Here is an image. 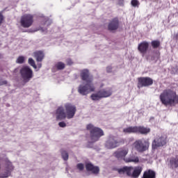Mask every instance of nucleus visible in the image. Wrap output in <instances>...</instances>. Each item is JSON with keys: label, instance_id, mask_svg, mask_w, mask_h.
Here are the masks:
<instances>
[{"label": "nucleus", "instance_id": "nucleus-39", "mask_svg": "<svg viewBox=\"0 0 178 178\" xmlns=\"http://www.w3.org/2000/svg\"><path fill=\"white\" fill-rule=\"evenodd\" d=\"M38 30H41V31L44 32V31H46L47 29H45V28H40Z\"/></svg>", "mask_w": 178, "mask_h": 178}, {"label": "nucleus", "instance_id": "nucleus-26", "mask_svg": "<svg viewBox=\"0 0 178 178\" xmlns=\"http://www.w3.org/2000/svg\"><path fill=\"white\" fill-rule=\"evenodd\" d=\"M24 60H26V57L20 56L17 58L16 63H19V65H22V63H24Z\"/></svg>", "mask_w": 178, "mask_h": 178}, {"label": "nucleus", "instance_id": "nucleus-9", "mask_svg": "<svg viewBox=\"0 0 178 178\" xmlns=\"http://www.w3.org/2000/svg\"><path fill=\"white\" fill-rule=\"evenodd\" d=\"M64 111H65V115H67V119H73L76 112H77V108L74 104L72 103H67L64 105Z\"/></svg>", "mask_w": 178, "mask_h": 178}, {"label": "nucleus", "instance_id": "nucleus-1", "mask_svg": "<svg viewBox=\"0 0 178 178\" xmlns=\"http://www.w3.org/2000/svg\"><path fill=\"white\" fill-rule=\"evenodd\" d=\"M159 99L165 106H175L178 104L177 93L173 89H165L159 95Z\"/></svg>", "mask_w": 178, "mask_h": 178}, {"label": "nucleus", "instance_id": "nucleus-3", "mask_svg": "<svg viewBox=\"0 0 178 178\" xmlns=\"http://www.w3.org/2000/svg\"><path fill=\"white\" fill-rule=\"evenodd\" d=\"M87 130L90 133V143H97L102 136H104V131L99 127H94V125L89 124L86 126Z\"/></svg>", "mask_w": 178, "mask_h": 178}, {"label": "nucleus", "instance_id": "nucleus-30", "mask_svg": "<svg viewBox=\"0 0 178 178\" xmlns=\"http://www.w3.org/2000/svg\"><path fill=\"white\" fill-rule=\"evenodd\" d=\"M61 155L64 161H67V159H69V154H67V152L63 151L62 152Z\"/></svg>", "mask_w": 178, "mask_h": 178}, {"label": "nucleus", "instance_id": "nucleus-16", "mask_svg": "<svg viewBox=\"0 0 178 178\" xmlns=\"http://www.w3.org/2000/svg\"><path fill=\"white\" fill-rule=\"evenodd\" d=\"M149 47V43L145 41L142 42L138 44V49L139 52L142 54L143 56H144V55H145V54L147 53V51H148Z\"/></svg>", "mask_w": 178, "mask_h": 178}, {"label": "nucleus", "instance_id": "nucleus-4", "mask_svg": "<svg viewBox=\"0 0 178 178\" xmlns=\"http://www.w3.org/2000/svg\"><path fill=\"white\" fill-rule=\"evenodd\" d=\"M19 74L24 84L29 83L34 77V72L29 66L22 67L19 70Z\"/></svg>", "mask_w": 178, "mask_h": 178}, {"label": "nucleus", "instance_id": "nucleus-10", "mask_svg": "<svg viewBox=\"0 0 178 178\" xmlns=\"http://www.w3.org/2000/svg\"><path fill=\"white\" fill-rule=\"evenodd\" d=\"M104 145L105 148H106L107 149H113V148L119 147V145H120V143H119V141H118L116 137L110 135L107 138Z\"/></svg>", "mask_w": 178, "mask_h": 178}, {"label": "nucleus", "instance_id": "nucleus-40", "mask_svg": "<svg viewBox=\"0 0 178 178\" xmlns=\"http://www.w3.org/2000/svg\"><path fill=\"white\" fill-rule=\"evenodd\" d=\"M41 66H42L41 63H38V67L39 69H41Z\"/></svg>", "mask_w": 178, "mask_h": 178}, {"label": "nucleus", "instance_id": "nucleus-34", "mask_svg": "<svg viewBox=\"0 0 178 178\" xmlns=\"http://www.w3.org/2000/svg\"><path fill=\"white\" fill-rule=\"evenodd\" d=\"M58 126L60 127H66V122H60L58 123Z\"/></svg>", "mask_w": 178, "mask_h": 178}, {"label": "nucleus", "instance_id": "nucleus-12", "mask_svg": "<svg viewBox=\"0 0 178 178\" xmlns=\"http://www.w3.org/2000/svg\"><path fill=\"white\" fill-rule=\"evenodd\" d=\"M154 84V81L149 77H140L138 78V87L141 88V87H148Z\"/></svg>", "mask_w": 178, "mask_h": 178}, {"label": "nucleus", "instance_id": "nucleus-32", "mask_svg": "<svg viewBox=\"0 0 178 178\" xmlns=\"http://www.w3.org/2000/svg\"><path fill=\"white\" fill-rule=\"evenodd\" d=\"M76 168H77V169H79V170H83L84 169V164H83V163H78L76 165Z\"/></svg>", "mask_w": 178, "mask_h": 178}, {"label": "nucleus", "instance_id": "nucleus-36", "mask_svg": "<svg viewBox=\"0 0 178 178\" xmlns=\"http://www.w3.org/2000/svg\"><path fill=\"white\" fill-rule=\"evenodd\" d=\"M106 72H108V73H111V72H112V67L111 66L107 67Z\"/></svg>", "mask_w": 178, "mask_h": 178}, {"label": "nucleus", "instance_id": "nucleus-18", "mask_svg": "<svg viewBox=\"0 0 178 178\" xmlns=\"http://www.w3.org/2000/svg\"><path fill=\"white\" fill-rule=\"evenodd\" d=\"M86 168L88 172H91L92 173H94L95 175H97L99 172V168L97 166H94L92 163H87L86 164Z\"/></svg>", "mask_w": 178, "mask_h": 178}, {"label": "nucleus", "instance_id": "nucleus-17", "mask_svg": "<svg viewBox=\"0 0 178 178\" xmlns=\"http://www.w3.org/2000/svg\"><path fill=\"white\" fill-rule=\"evenodd\" d=\"M13 169H15V167H13L12 163L8 162L5 173L0 174V178L9 177V176H10V173L13 172Z\"/></svg>", "mask_w": 178, "mask_h": 178}, {"label": "nucleus", "instance_id": "nucleus-25", "mask_svg": "<svg viewBox=\"0 0 178 178\" xmlns=\"http://www.w3.org/2000/svg\"><path fill=\"white\" fill-rule=\"evenodd\" d=\"M124 162L129 163V162H134V163H138L139 159L136 156H132L129 158L124 159Z\"/></svg>", "mask_w": 178, "mask_h": 178}, {"label": "nucleus", "instance_id": "nucleus-28", "mask_svg": "<svg viewBox=\"0 0 178 178\" xmlns=\"http://www.w3.org/2000/svg\"><path fill=\"white\" fill-rule=\"evenodd\" d=\"M65 66V63H63V62H58L56 64V67L58 70H63Z\"/></svg>", "mask_w": 178, "mask_h": 178}, {"label": "nucleus", "instance_id": "nucleus-20", "mask_svg": "<svg viewBox=\"0 0 178 178\" xmlns=\"http://www.w3.org/2000/svg\"><path fill=\"white\" fill-rule=\"evenodd\" d=\"M99 91L100 92V95L102 96V98H108V97H111V95H112V88H111L102 89Z\"/></svg>", "mask_w": 178, "mask_h": 178}, {"label": "nucleus", "instance_id": "nucleus-2", "mask_svg": "<svg viewBox=\"0 0 178 178\" xmlns=\"http://www.w3.org/2000/svg\"><path fill=\"white\" fill-rule=\"evenodd\" d=\"M143 172V167L137 166L135 168L133 167H123L118 170V172L120 175L125 174L130 177L137 178Z\"/></svg>", "mask_w": 178, "mask_h": 178}, {"label": "nucleus", "instance_id": "nucleus-11", "mask_svg": "<svg viewBox=\"0 0 178 178\" xmlns=\"http://www.w3.org/2000/svg\"><path fill=\"white\" fill-rule=\"evenodd\" d=\"M166 143H168L166 136L155 138L152 142V149H156V148H159V147H163V145H166Z\"/></svg>", "mask_w": 178, "mask_h": 178}, {"label": "nucleus", "instance_id": "nucleus-37", "mask_svg": "<svg viewBox=\"0 0 178 178\" xmlns=\"http://www.w3.org/2000/svg\"><path fill=\"white\" fill-rule=\"evenodd\" d=\"M5 84H8V81H1L0 86H4Z\"/></svg>", "mask_w": 178, "mask_h": 178}, {"label": "nucleus", "instance_id": "nucleus-22", "mask_svg": "<svg viewBox=\"0 0 178 178\" xmlns=\"http://www.w3.org/2000/svg\"><path fill=\"white\" fill-rule=\"evenodd\" d=\"M33 56L35 58L37 62H42V59H44V52L41 51H35Z\"/></svg>", "mask_w": 178, "mask_h": 178}, {"label": "nucleus", "instance_id": "nucleus-7", "mask_svg": "<svg viewBox=\"0 0 178 178\" xmlns=\"http://www.w3.org/2000/svg\"><path fill=\"white\" fill-rule=\"evenodd\" d=\"M95 91V86L92 82H86V84H81L78 87V92L81 95H88L90 92Z\"/></svg>", "mask_w": 178, "mask_h": 178}, {"label": "nucleus", "instance_id": "nucleus-21", "mask_svg": "<svg viewBox=\"0 0 178 178\" xmlns=\"http://www.w3.org/2000/svg\"><path fill=\"white\" fill-rule=\"evenodd\" d=\"M168 166L172 169H176L178 168V156L172 157L168 160Z\"/></svg>", "mask_w": 178, "mask_h": 178}, {"label": "nucleus", "instance_id": "nucleus-27", "mask_svg": "<svg viewBox=\"0 0 178 178\" xmlns=\"http://www.w3.org/2000/svg\"><path fill=\"white\" fill-rule=\"evenodd\" d=\"M28 63L31 66H33V69H37V65H35V61H34V59H33L31 58H29Z\"/></svg>", "mask_w": 178, "mask_h": 178}, {"label": "nucleus", "instance_id": "nucleus-31", "mask_svg": "<svg viewBox=\"0 0 178 178\" xmlns=\"http://www.w3.org/2000/svg\"><path fill=\"white\" fill-rule=\"evenodd\" d=\"M132 6L136 8V6H138L140 5V3L137 0H132L131 2Z\"/></svg>", "mask_w": 178, "mask_h": 178}, {"label": "nucleus", "instance_id": "nucleus-5", "mask_svg": "<svg viewBox=\"0 0 178 178\" xmlns=\"http://www.w3.org/2000/svg\"><path fill=\"white\" fill-rule=\"evenodd\" d=\"M133 148L138 152H144L149 148V141L145 138L138 139L133 143Z\"/></svg>", "mask_w": 178, "mask_h": 178}, {"label": "nucleus", "instance_id": "nucleus-35", "mask_svg": "<svg viewBox=\"0 0 178 178\" xmlns=\"http://www.w3.org/2000/svg\"><path fill=\"white\" fill-rule=\"evenodd\" d=\"M2 22H3V15H2V13H0V24H2Z\"/></svg>", "mask_w": 178, "mask_h": 178}, {"label": "nucleus", "instance_id": "nucleus-38", "mask_svg": "<svg viewBox=\"0 0 178 178\" xmlns=\"http://www.w3.org/2000/svg\"><path fill=\"white\" fill-rule=\"evenodd\" d=\"M67 65H72L73 64V62L72 61V60H70V59H68V60H67Z\"/></svg>", "mask_w": 178, "mask_h": 178}, {"label": "nucleus", "instance_id": "nucleus-41", "mask_svg": "<svg viewBox=\"0 0 178 178\" xmlns=\"http://www.w3.org/2000/svg\"><path fill=\"white\" fill-rule=\"evenodd\" d=\"M103 86H104L103 85L101 86V87H103Z\"/></svg>", "mask_w": 178, "mask_h": 178}, {"label": "nucleus", "instance_id": "nucleus-8", "mask_svg": "<svg viewBox=\"0 0 178 178\" xmlns=\"http://www.w3.org/2000/svg\"><path fill=\"white\" fill-rule=\"evenodd\" d=\"M21 26L24 27V29H29V27H31L33 26V23H34V17L30 14L24 15L20 19Z\"/></svg>", "mask_w": 178, "mask_h": 178}, {"label": "nucleus", "instance_id": "nucleus-24", "mask_svg": "<svg viewBox=\"0 0 178 178\" xmlns=\"http://www.w3.org/2000/svg\"><path fill=\"white\" fill-rule=\"evenodd\" d=\"M90 98L92 101H99V99H102V96H101V93L99 90L95 93H92L90 96Z\"/></svg>", "mask_w": 178, "mask_h": 178}, {"label": "nucleus", "instance_id": "nucleus-6", "mask_svg": "<svg viewBox=\"0 0 178 178\" xmlns=\"http://www.w3.org/2000/svg\"><path fill=\"white\" fill-rule=\"evenodd\" d=\"M123 132L127 133V134H130L131 133H138L139 134H143L145 136H147L148 133L151 132V129L143 126L129 127L127 128H124L123 129Z\"/></svg>", "mask_w": 178, "mask_h": 178}, {"label": "nucleus", "instance_id": "nucleus-42", "mask_svg": "<svg viewBox=\"0 0 178 178\" xmlns=\"http://www.w3.org/2000/svg\"><path fill=\"white\" fill-rule=\"evenodd\" d=\"M0 170H1V164H0Z\"/></svg>", "mask_w": 178, "mask_h": 178}, {"label": "nucleus", "instance_id": "nucleus-14", "mask_svg": "<svg viewBox=\"0 0 178 178\" xmlns=\"http://www.w3.org/2000/svg\"><path fill=\"white\" fill-rule=\"evenodd\" d=\"M81 77L83 81H86V83H92V80L94 79L92 78V76L90 75V72H88V70H83L81 71Z\"/></svg>", "mask_w": 178, "mask_h": 178}, {"label": "nucleus", "instance_id": "nucleus-13", "mask_svg": "<svg viewBox=\"0 0 178 178\" xmlns=\"http://www.w3.org/2000/svg\"><path fill=\"white\" fill-rule=\"evenodd\" d=\"M55 118L57 121L65 120V119H67V115H66L65 108L63 106H59L56 110Z\"/></svg>", "mask_w": 178, "mask_h": 178}, {"label": "nucleus", "instance_id": "nucleus-23", "mask_svg": "<svg viewBox=\"0 0 178 178\" xmlns=\"http://www.w3.org/2000/svg\"><path fill=\"white\" fill-rule=\"evenodd\" d=\"M142 178H155V172L152 170H148L144 172Z\"/></svg>", "mask_w": 178, "mask_h": 178}, {"label": "nucleus", "instance_id": "nucleus-29", "mask_svg": "<svg viewBox=\"0 0 178 178\" xmlns=\"http://www.w3.org/2000/svg\"><path fill=\"white\" fill-rule=\"evenodd\" d=\"M161 45V42L158 40H154L152 42V46L153 48H158Z\"/></svg>", "mask_w": 178, "mask_h": 178}, {"label": "nucleus", "instance_id": "nucleus-19", "mask_svg": "<svg viewBox=\"0 0 178 178\" xmlns=\"http://www.w3.org/2000/svg\"><path fill=\"white\" fill-rule=\"evenodd\" d=\"M118 27H119V19H118V18L113 19L108 24V30H110L111 31L118 30Z\"/></svg>", "mask_w": 178, "mask_h": 178}, {"label": "nucleus", "instance_id": "nucleus-15", "mask_svg": "<svg viewBox=\"0 0 178 178\" xmlns=\"http://www.w3.org/2000/svg\"><path fill=\"white\" fill-rule=\"evenodd\" d=\"M129 154V148L120 149L114 153V156L118 159H124L126 155Z\"/></svg>", "mask_w": 178, "mask_h": 178}, {"label": "nucleus", "instance_id": "nucleus-33", "mask_svg": "<svg viewBox=\"0 0 178 178\" xmlns=\"http://www.w3.org/2000/svg\"><path fill=\"white\" fill-rule=\"evenodd\" d=\"M51 23H52V20L47 19V21L44 23V27H47V26L51 25Z\"/></svg>", "mask_w": 178, "mask_h": 178}]
</instances>
